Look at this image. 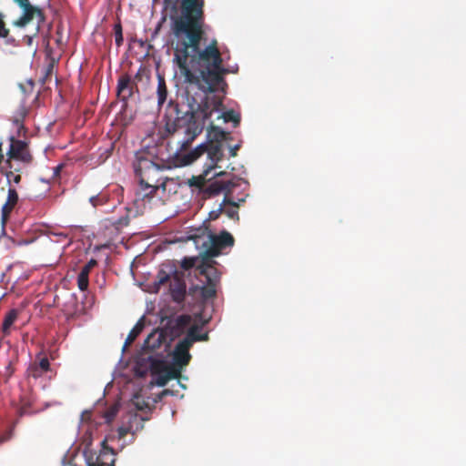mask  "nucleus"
<instances>
[{"mask_svg": "<svg viewBox=\"0 0 466 466\" xmlns=\"http://www.w3.org/2000/svg\"><path fill=\"white\" fill-rule=\"evenodd\" d=\"M60 466H77L76 463H73L71 461H66L65 460H63L60 463Z\"/></svg>", "mask_w": 466, "mask_h": 466, "instance_id": "42", "label": "nucleus"}, {"mask_svg": "<svg viewBox=\"0 0 466 466\" xmlns=\"http://www.w3.org/2000/svg\"><path fill=\"white\" fill-rule=\"evenodd\" d=\"M18 316V310L16 309H10L4 318L2 324V330L5 334L9 333L11 326L14 324Z\"/></svg>", "mask_w": 466, "mask_h": 466, "instance_id": "22", "label": "nucleus"}, {"mask_svg": "<svg viewBox=\"0 0 466 466\" xmlns=\"http://www.w3.org/2000/svg\"><path fill=\"white\" fill-rule=\"evenodd\" d=\"M16 2L22 8H25L31 5L29 0H16Z\"/></svg>", "mask_w": 466, "mask_h": 466, "instance_id": "40", "label": "nucleus"}, {"mask_svg": "<svg viewBox=\"0 0 466 466\" xmlns=\"http://www.w3.org/2000/svg\"><path fill=\"white\" fill-rule=\"evenodd\" d=\"M128 433L133 434V431L129 425H127V423L123 424L117 429L118 439L120 440L124 439Z\"/></svg>", "mask_w": 466, "mask_h": 466, "instance_id": "32", "label": "nucleus"}, {"mask_svg": "<svg viewBox=\"0 0 466 466\" xmlns=\"http://www.w3.org/2000/svg\"><path fill=\"white\" fill-rule=\"evenodd\" d=\"M164 1H165V5H166V7L172 6V8H176L177 4V2H178V0H164ZM183 1H184V0H180V5H179V14H178L177 15H181Z\"/></svg>", "mask_w": 466, "mask_h": 466, "instance_id": "37", "label": "nucleus"}, {"mask_svg": "<svg viewBox=\"0 0 466 466\" xmlns=\"http://www.w3.org/2000/svg\"><path fill=\"white\" fill-rule=\"evenodd\" d=\"M170 291L175 301L179 302L185 297L186 284L184 280L177 275L174 276L173 280L170 283Z\"/></svg>", "mask_w": 466, "mask_h": 466, "instance_id": "12", "label": "nucleus"}, {"mask_svg": "<svg viewBox=\"0 0 466 466\" xmlns=\"http://www.w3.org/2000/svg\"><path fill=\"white\" fill-rule=\"evenodd\" d=\"M118 409L116 407H111L105 413V419L107 422H110L116 416Z\"/></svg>", "mask_w": 466, "mask_h": 466, "instance_id": "35", "label": "nucleus"}, {"mask_svg": "<svg viewBox=\"0 0 466 466\" xmlns=\"http://www.w3.org/2000/svg\"><path fill=\"white\" fill-rule=\"evenodd\" d=\"M50 363L46 357H38V361L35 362L29 368L30 375L38 378L49 370Z\"/></svg>", "mask_w": 466, "mask_h": 466, "instance_id": "16", "label": "nucleus"}, {"mask_svg": "<svg viewBox=\"0 0 466 466\" xmlns=\"http://www.w3.org/2000/svg\"><path fill=\"white\" fill-rule=\"evenodd\" d=\"M148 369L151 372V375L157 378L164 374L166 370L167 362L161 359L149 357L147 360Z\"/></svg>", "mask_w": 466, "mask_h": 466, "instance_id": "18", "label": "nucleus"}, {"mask_svg": "<svg viewBox=\"0 0 466 466\" xmlns=\"http://www.w3.org/2000/svg\"><path fill=\"white\" fill-rule=\"evenodd\" d=\"M210 172V168H207L203 171V174L198 177H193L190 182L191 186H196L203 188L204 192L209 196H215L222 192H231L233 187L236 186L231 180L215 179L208 185H205L206 181L208 180V176Z\"/></svg>", "mask_w": 466, "mask_h": 466, "instance_id": "7", "label": "nucleus"}, {"mask_svg": "<svg viewBox=\"0 0 466 466\" xmlns=\"http://www.w3.org/2000/svg\"><path fill=\"white\" fill-rule=\"evenodd\" d=\"M96 265V261L95 259H91L84 266V268L81 269L82 272H86L89 274L91 268Z\"/></svg>", "mask_w": 466, "mask_h": 466, "instance_id": "38", "label": "nucleus"}, {"mask_svg": "<svg viewBox=\"0 0 466 466\" xmlns=\"http://www.w3.org/2000/svg\"><path fill=\"white\" fill-rule=\"evenodd\" d=\"M77 285L79 289L86 290L88 287V274L86 272L80 271L77 277Z\"/></svg>", "mask_w": 466, "mask_h": 466, "instance_id": "26", "label": "nucleus"}, {"mask_svg": "<svg viewBox=\"0 0 466 466\" xmlns=\"http://www.w3.org/2000/svg\"><path fill=\"white\" fill-rule=\"evenodd\" d=\"M230 134L225 132L220 127L215 126L213 122H210L208 127V137L209 138L208 143H219L222 141L228 140Z\"/></svg>", "mask_w": 466, "mask_h": 466, "instance_id": "13", "label": "nucleus"}, {"mask_svg": "<svg viewBox=\"0 0 466 466\" xmlns=\"http://www.w3.org/2000/svg\"><path fill=\"white\" fill-rule=\"evenodd\" d=\"M58 83H60V80H58V75L56 74V76H55V84H56V86H58Z\"/></svg>", "mask_w": 466, "mask_h": 466, "instance_id": "44", "label": "nucleus"}, {"mask_svg": "<svg viewBox=\"0 0 466 466\" xmlns=\"http://www.w3.org/2000/svg\"><path fill=\"white\" fill-rule=\"evenodd\" d=\"M7 439H9V437L1 438V439H0V443L4 442V441H6Z\"/></svg>", "mask_w": 466, "mask_h": 466, "instance_id": "48", "label": "nucleus"}, {"mask_svg": "<svg viewBox=\"0 0 466 466\" xmlns=\"http://www.w3.org/2000/svg\"><path fill=\"white\" fill-rule=\"evenodd\" d=\"M226 195H225V198L222 201L221 204H223V214H225L228 218H229L230 219H235V220H238L239 219V216H238V204L234 202L233 200H231L228 194L229 192H224Z\"/></svg>", "mask_w": 466, "mask_h": 466, "instance_id": "14", "label": "nucleus"}, {"mask_svg": "<svg viewBox=\"0 0 466 466\" xmlns=\"http://www.w3.org/2000/svg\"><path fill=\"white\" fill-rule=\"evenodd\" d=\"M53 174L55 176L58 175V165L53 167Z\"/></svg>", "mask_w": 466, "mask_h": 466, "instance_id": "43", "label": "nucleus"}, {"mask_svg": "<svg viewBox=\"0 0 466 466\" xmlns=\"http://www.w3.org/2000/svg\"><path fill=\"white\" fill-rule=\"evenodd\" d=\"M106 200L107 199H106V196H104V195H96V196H93L89 198L90 203L95 208L105 204L106 202Z\"/></svg>", "mask_w": 466, "mask_h": 466, "instance_id": "28", "label": "nucleus"}, {"mask_svg": "<svg viewBox=\"0 0 466 466\" xmlns=\"http://www.w3.org/2000/svg\"><path fill=\"white\" fill-rule=\"evenodd\" d=\"M62 168H63V166H62V164H60V167H59L60 171L62 170Z\"/></svg>", "mask_w": 466, "mask_h": 466, "instance_id": "49", "label": "nucleus"}, {"mask_svg": "<svg viewBox=\"0 0 466 466\" xmlns=\"http://www.w3.org/2000/svg\"><path fill=\"white\" fill-rule=\"evenodd\" d=\"M22 9L23 14L19 20L16 22V25L19 26H25L33 19L35 9L32 5Z\"/></svg>", "mask_w": 466, "mask_h": 466, "instance_id": "24", "label": "nucleus"}, {"mask_svg": "<svg viewBox=\"0 0 466 466\" xmlns=\"http://www.w3.org/2000/svg\"><path fill=\"white\" fill-rule=\"evenodd\" d=\"M201 264V258L198 257H186L183 258L181 262V267L185 270H188L194 267L197 268V270L199 272L198 266Z\"/></svg>", "mask_w": 466, "mask_h": 466, "instance_id": "25", "label": "nucleus"}, {"mask_svg": "<svg viewBox=\"0 0 466 466\" xmlns=\"http://www.w3.org/2000/svg\"><path fill=\"white\" fill-rule=\"evenodd\" d=\"M239 147H240L239 145H236L234 147H229L230 157H236L237 156V152L239 149Z\"/></svg>", "mask_w": 466, "mask_h": 466, "instance_id": "39", "label": "nucleus"}, {"mask_svg": "<svg viewBox=\"0 0 466 466\" xmlns=\"http://www.w3.org/2000/svg\"><path fill=\"white\" fill-rule=\"evenodd\" d=\"M145 327L144 322V317H142L133 327V329L129 331L126 341H125V347L129 346L133 343V341L137 338V336L142 332L143 329Z\"/></svg>", "mask_w": 466, "mask_h": 466, "instance_id": "20", "label": "nucleus"}, {"mask_svg": "<svg viewBox=\"0 0 466 466\" xmlns=\"http://www.w3.org/2000/svg\"><path fill=\"white\" fill-rule=\"evenodd\" d=\"M172 394H173L172 390H168V389H166V390H164L159 394L158 398H159V400H160V399H161L162 397H164V396H167V395H172Z\"/></svg>", "mask_w": 466, "mask_h": 466, "instance_id": "41", "label": "nucleus"}, {"mask_svg": "<svg viewBox=\"0 0 466 466\" xmlns=\"http://www.w3.org/2000/svg\"><path fill=\"white\" fill-rule=\"evenodd\" d=\"M207 238L208 240L202 244L205 250L201 253V264L198 267L199 274H207V269H212L217 273L214 268L216 261L213 258L219 256L222 249L234 245L233 236L227 231H222L219 235L208 233Z\"/></svg>", "mask_w": 466, "mask_h": 466, "instance_id": "4", "label": "nucleus"}, {"mask_svg": "<svg viewBox=\"0 0 466 466\" xmlns=\"http://www.w3.org/2000/svg\"><path fill=\"white\" fill-rule=\"evenodd\" d=\"M59 237H60V243L62 242L63 238H66V235H64L62 233L59 234Z\"/></svg>", "mask_w": 466, "mask_h": 466, "instance_id": "46", "label": "nucleus"}, {"mask_svg": "<svg viewBox=\"0 0 466 466\" xmlns=\"http://www.w3.org/2000/svg\"><path fill=\"white\" fill-rule=\"evenodd\" d=\"M12 208H13L12 205H10L6 202L4 204V206L2 207V209H1L3 222H5L6 218L9 216V214L12 211Z\"/></svg>", "mask_w": 466, "mask_h": 466, "instance_id": "36", "label": "nucleus"}, {"mask_svg": "<svg viewBox=\"0 0 466 466\" xmlns=\"http://www.w3.org/2000/svg\"><path fill=\"white\" fill-rule=\"evenodd\" d=\"M157 104L158 106H162L167 96V88L166 85L165 78L161 76H158L157 78Z\"/></svg>", "mask_w": 466, "mask_h": 466, "instance_id": "23", "label": "nucleus"}, {"mask_svg": "<svg viewBox=\"0 0 466 466\" xmlns=\"http://www.w3.org/2000/svg\"><path fill=\"white\" fill-rule=\"evenodd\" d=\"M223 108V98L219 96L206 95L199 104L189 105V109L184 116H179L177 105H176L177 117L178 126L186 125L185 137L182 140L181 149H187L196 137L200 135L205 127L207 121L214 113H218L217 119H223L224 122H233L234 127L240 123V116L230 109L221 112Z\"/></svg>", "mask_w": 466, "mask_h": 466, "instance_id": "2", "label": "nucleus"}, {"mask_svg": "<svg viewBox=\"0 0 466 466\" xmlns=\"http://www.w3.org/2000/svg\"><path fill=\"white\" fill-rule=\"evenodd\" d=\"M201 326L193 325L191 326L186 336L177 342L173 350V362L177 366L185 367L191 360V354L189 350L193 344L197 341H208L209 339L208 333L200 334Z\"/></svg>", "mask_w": 466, "mask_h": 466, "instance_id": "5", "label": "nucleus"}, {"mask_svg": "<svg viewBox=\"0 0 466 466\" xmlns=\"http://www.w3.org/2000/svg\"><path fill=\"white\" fill-rule=\"evenodd\" d=\"M221 214H223V204L220 203L217 209L209 212L208 218L210 220H216Z\"/></svg>", "mask_w": 466, "mask_h": 466, "instance_id": "34", "label": "nucleus"}, {"mask_svg": "<svg viewBox=\"0 0 466 466\" xmlns=\"http://www.w3.org/2000/svg\"><path fill=\"white\" fill-rule=\"evenodd\" d=\"M65 315L66 317V319H69L70 318H72L74 316V314H71V313H66Z\"/></svg>", "mask_w": 466, "mask_h": 466, "instance_id": "47", "label": "nucleus"}, {"mask_svg": "<svg viewBox=\"0 0 466 466\" xmlns=\"http://www.w3.org/2000/svg\"><path fill=\"white\" fill-rule=\"evenodd\" d=\"M211 272H213L215 275L217 274L212 269H207V274H202L208 279V286L205 287L202 291L203 296L206 299H210L216 296V288L215 283L213 282Z\"/></svg>", "mask_w": 466, "mask_h": 466, "instance_id": "21", "label": "nucleus"}, {"mask_svg": "<svg viewBox=\"0 0 466 466\" xmlns=\"http://www.w3.org/2000/svg\"><path fill=\"white\" fill-rule=\"evenodd\" d=\"M103 450L97 457V466H115L116 452L113 448L106 445V441H103Z\"/></svg>", "mask_w": 466, "mask_h": 466, "instance_id": "11", "label": "nucleus"}, {"mask_svg": "<svg viewBox=\"0 0 466 466\" xmlns=\"http://www.w3.org/2000/svg\"><path fill=\"white\" fill-rule=\"evenodd\" d=\"M134 405L137 410H150L148 402L145 400H140L137 397H136L134 400Z\"/></svg>", "mask_w": 466, "mask_h": 466, "instance_id": "30", "label": "nucleus"}, {"mask_svg": "<svg viewBox=\"0 0 466 466\" xmlns=\"http://www.w3.org/2000/svg\"><path fill=\"white\" fill-rule=\"evenodd\" d=\"M170 279L169 275L164 270H160L157 274V285H164Z\"/></svg>", "mask_w": 466, "mask_h": 466, "instance_id": "33", "label": "nucleus"}, {"mask_svg": "<svg viewBox=\"0 0 466 466\" xmlns=\"http://www.w3.org/2000/svg\"><path fill=\"white\" fill-rule=\"evenodd\" d=\"M9 157L21 159L23 161L27 160L29 155L25 151V145L21 141H16L10 145L9 150L7 151Z\"/></svg>", "mask_w": 466, "mask_h": 466, "instance_id": "17", "label": "nucleus"}, {"mask_svg": "<svg viewBox=\"0 0 466 466\" xmlns=\"http://www.w3.org/2000/svg\"><path fill=\"white\" fill-rule=\"evenodd\" d=\"M164 339L165 337L163 330H154L145 339L144 348L146 350H155L162 345Z\"/></svg>", "mask_w": 466, "mask_h": 466, "instance_id": "15", "label": "nucleus"}, {"mask_svg": "<svg viewBox=\"0 0 466 466\" xmlns=\"http://www.w3.org/2000/svg\"><path fill=\"white\" fill-rule=\"evenodd\" d=\"M58 83H60V80H58V75L56 74V76H55V84H56V86H58Z\"/></svg>", "mask_w": 466, "mask_h": 466, "instance_id": "45", "label": "nucleus"}, {"mask_svg": "<svg viewBox=\"0 0 466 466\" xmlns=\"http://www.w3.org/2000/svg\"><path fill=\"white\" fill-rule=\"evenodd\" d=\"M204 6V0H184L181 15L172 18L171 29L177 38L174 61L186 83L206 94L225 93L228 85L224 76L228 70L223 66L217 40L200 49L206 35Z\"/></svg>", "mask_w": 466, "mask_h": 466, "instance_id": "1", "label": "nucleus"}, {"mask_svg": "<svg viewBox=\"0 0 466 466\" xmlns=\"http://www.w3.org/2000/svg\"><path fill=\"white\" fill-rule=\"evenodd\" d=\"M130 218L129 216L127 214L126 216H123L119 218L118 219L112 222V225L116 228L120 229L124 227H127L129 224Z\"/></svg>", "mask_w": 466, "mask_h": 466, "instance_id": "27", "label": "nucleus"}, {"mask_svg": "<svg viewBox=\"0 0 466 466\" xmlns=\"http://www.w3.org/2000/svg\"><path fill=\"white\" fill-rule=\"evenodd\" d=\"M59 97H60V99H62V98H63V96H62V94H61V93H60V95H59Z\"/></svg>", "mask_w": 466, "mask_h": 466, "instance_id": "50", "label": "nucleus"}, {"mask_svg": "<svg viewBox=\"0 0 466 466\" xmlns=\"http://www.w3.org/2000/svg\"><path fill=\"white\" fill-rule=\"evenodd\" d=\"M183 368L184 367L177 366L174 362L173 365L167 364L164 374L156 378V384L159 387H164L170 380L178 379Z\"/></svg>", "mask_w": 466, "mask_h": 466, "instance_id": "10", "label": "nucleus"}, {"mask_svg": "<svg viewBox=\"0 0 466 466\" xmlns=\"http://www.w3.org/2000/svg\"><path fill=\"white\" fill-rule=\"evenodd\" d=\"M133 166L140 186L135 198V203L138 205L139 201H149L157 193L159 187L157 177L161 167L152 161L145 152L137 154Z\"/></svg>", "mask_w": 466, "mask_h": 466, "instance_id": "3", "label": "nucleus"}, {"mask_svg": "<svg viewBox=\"0 0 466 466\" xmlns=\"http://www.w3.org/2000/svg\"><path fill=\"white\" fill-rule=\"evenodd\" d=\"M17 200H18V195H17L15 189L9 188L6 203H8L14 207L16 204Z\"/></svg>", "mask_w": 466, "mask_h": 466, "instance_id": "31", "label": "nucleus"}, {"mask_svg": "<svg viewBox=\"0 0 466 466\" xmlns=\"http://www.w3.org/2000/svg\"><path fill=\"white\" fill-rule=\"evenodd\" d=\"M179 144L181 145L182 141L179 142ZM186 150L187 149H181L180 147L179 152L177 153V155H180L181 157L180 163L182 166L190 165L204 153H207L208 158L211 161V165L208 168H210L211 170L217 167V163L222 160L223 158L222 145L219 143L201 144L198 147H197L194 150L184 154L183 151Z\"/></svg>", "mask_w": 466, "mask_h": 466, "instance_id": "6", "label": "nucleus"}, {"mask_svg": "<svg viewBox=\"0 0 466 466\" xmlns=\"http://www.w3.org/2000/svg\"><path fill=\"white\" fill-rule=\"evenodd\" d=\"M135 89L137 90V86L127 74L119 77L116 91L122 101L127 102L133 96Z\"/></svg>", "mask_w": 466, "mask_h": 466, "instance_id": "9", "label": "nucleus"}, {"mask_svg": "<svg viewBox=\"0 0 466 466\" xmlns=\"http://www.w3.org/2000/svg\"><path fill=\"white\" fill-rule=\"evenodd\" d=\"M115 40L116 44L119 46L123 43L122 26L120 24L115 25Z\"/></svg>", "mask_w": 466, "mask_h": 466, "instance_id": "29", "label": "nucleus"}, {"mask_svg": "<svg viewBox=\"0 0 466 466\" xmlns=\"http://www.w3.org/2000/svg\"><path fill=\"white\" fill-rule=\"evenodd\" d=\"M148 418L139 417L137 413L129 414L127 416V425L132 429L133 434L144 429V421Z\"/></svg>", "mask_w": 466, "mask_h": 466, "instance_id": "19", "label": "nucleus"}, {"mask_svg": "<svg viewBox=\"0 0 466 466\" xmlns=\"http://www.w3.org/2000/svg\"><path fill=\"white\" fill-rule=\"evenodd\" d=\"M191 320V317L187 314L169 318L164 325L163 331L165 335L174 339L183 335L186 331L187 332Z\"/></svg>", "mask_w": 466, "mask_h": 466, "instance_id": "8", "label": "nucleus"}]
</instances>
